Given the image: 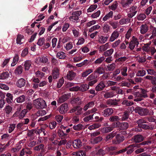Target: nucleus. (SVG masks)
Here are the masks:
<instances>
[{"instance_id": "obj_38", "label": "nucleus", "mask_w": 156, "mask_h": 156, "mask_svg": "<svg viewBox=\"0 0 156 156\" xmlns=\"http://www.w3.org/2000/svg\"><path fill=\"white\" fill-rule=\"evenodd\" d=\"M102 140V137L101 136H99L91 140V142L94 144H96L101 141Z\"/></svg>"}, {"instance_id": "obj_26", "label": "nucleus", "mask_w": 156, "mask_h": 156, "mask_svg": "<svg viewBox=\"0 0 156 156\" xmlns=\"http://www.w3.org/2000/svg\"><path fill=\"white\" fill-rule=\"evenodd\" d=\"M130 20L129 18H122L119 20V23L120 25L126 24L130 23Z\"/></svg>"}, {"instance_id": "obj_37", "label": "nucleus", "mask_w": 156, "mask_h": 156, "mask_svg": "<svg viewBox=\"0 0 156 156\" xmlns=\"http://www.w3.org/2000/svg\"><path fill=\"white\" fill-rule=\"evenodd\" d=\"M95 73H97L99 74H102L105 73V70L103 67H99L97 68L94 71Z\"/></svg>"}, {"instance_id": "obj_44", "label": "nucleus", "mask_w": 156, "mask_h": 156, "mask_svg": "<svg viewBox=\"0 0 156 156\" xmlns=\"http://www.w3.org/2000/svg\"><path fill=\"white\" fill-rule=\"evenodd\" d=\"M127 67L123 66L122 67L121 69L122 75L124 76H127Z\"/></svg>"}, {"instance_id": "obj_57", "label": "nucleus", "mask_w": 156, "mask_h": 156, "mask_svg": "<svg viewBox=\"0 0 156 156\" xmlns=\"http://www.w3.org/2000/svg\"><path fill=\"white\" fill-rule=\"evenodd\" d=\"M149 44H147L144 46L143 47V50L146 52H148L150 51L151 47L149 45Z\"/></svg>"}, {"instance_id": "obj_36", "label": "nucleus", "mask_w": 156, "mask_h": 156, "mask_svg": "<svg viewBox=\"0 0 156 156\" xmlns=\"http://www.w3.org/2000/svg\"><path fill=\"white\" fill-rule=\"evenodd\" d=\"M16 127V124L14 123H11L9 125L8 128V131L9 133H11Z\"/></svg>"}, {"instance_id": "obj_56", "label": "nucleus", "mask_w": 156, "mask_h": 156, "mask_svg": "<svg viewBox=\"0 0 156 156\" xmlns=\"http://www.w3.org/2000/svg\"><path fill=\"white\" fill-rule=\"evenodd\" d=\"M119 120V118L118 116H113L110 117L109 120L111 122L117 121Z\"/></svg>"}, {"instance_id": "obj_60", "label": "nucleus", "mask_w": 156, "mask_h": 156, "mask_svg": "<svg viewBox=\"0 0 156 156\" xmlns=\"http://www.w3.org/2000/svg\"><path fill=\"white\" fill-rule=\"evenodd\" d=\"M120 43V39H118L112 44V47L113 48H115L117 47Z\"/></svg>"}, {"instance_id": "obj_30", "label": "nucleus", "mask_w": 156, "mask_h": 156, "mask_svg": "<svg viewBox=\"0 0 156 156\" xmlns=\"http://www.w3.org/2000/svg\"><path fill=\"white\" fill-rule=\"evenodd\" d=\"M56 57L60 59H64L66 57V54L63 51L58 52L56 55Z\"/></svg>"}, {"instance_id": "obj_61", "label": "nucleus", "mask_w": 156, "mask_h": 156, "mask_svg": "<svg viewBox=\"0 0 156 156\" xmlns=\"http://www.w3.org/2000/svg\"><path fill=\"white\" fill-rule=\"evenodd\" d=\"M44 146L43 144H41L34 147V150L35 151H39L41 149H43L44 148Z\"/></svg>"}, {"instance_id": "obj_64", "label": "nucleus", "mask_w": 156, "mask_h": 156, "mask_svg": "<svg viewBox=\"0 0 156 156\" xmlns=\"http://www.w3.org/2000/svg\"><path fill=\"white\" fill-rule=\"evenodd\" d=\"M147 91L144 89H142L141 94L143 98H145L148 97V96L147 94Z\"/></svg>"}, {"instance_id": "obj_42", "label": "nucleus", "mask_w": 156, "mask_h": 156, "mask_svg": "<svg viewBox=\"0 0 156 156\" xmlns=\"http://www.w3.org/2000/svg\"><path fill=\"white\" fill-rule=\"evenodd\" d=\"M31 62L30 60H27L25 62L24 66L25 70H28L31 66Z\"/></svg>"}, {"instance_id": "obj_8", "label": "nucleus", "mask_w": 156, "mask_h": 156, "mask_svg": "<svg viewBox=\"0 0 156 156\" xmlns=\"http://www.w3.org/2000/svg\"><path fill=\"white\" fill-rule=\"evenodd\" d=\"M119 32L117 30H115L112 34L109 41L111 42L113 41L119 37Z\"/></svg>"}, {"instance_id": "obj_15", "label": "nucleus", "mask_w": 156, "mask_h": 156, "mask_svg": "<svg viewBox=\"0 0 156 156\" xmlns=\"http://www.w3.org/2000/svg\"><path fill=\"white\" fill-rule=\"evenodd\" d=\"M73 146L74 148H80L82 146L81 141L79 139L75 140L73 142Z\"/></svg>"}, {"instance_id": "obj_58", "label": "nucleus", "mask_w": 156, "mask_h": 156, "mask_svg": "<svg viewBox=\"0 0 156 156\" xmlns=\"http://www.w3.org/2000/svg\"><path fill=\"white\" fill-rule=\"evenodd\" d=\"M83 108L80 106H76V114L77 115H80L82 113Z\"/></svg>"}, {"instance_id": "obj_45", "label": "nucleus", "mask_w": 156, "mask_h": 156, "mask_svg": "<svg viewBox=\"0 0 156 156\" xmlns=\"http://www.w3.org/2000/svg\"><path fill=\"white\" fill-rule=\"evenodd\" d=\"M115 64L114 63H112L111 64H109L107 66V70L108 71H112L115 68Z\"/></svg>"}, {"instance_id": "obj_54", "label": "nucleus", "mask_w": 156, "mask_h": 156, "mask_svg": "<svg viewBox=\"0 0 156 156\" xmlns=\"http://www.w3.org/2000/svg\"><path fill=\"white\" fill-rule=\"evenodd\" d=\"M83 127V126L82 124H79L76 125L74 126L73 128L74 129L76 130L79 131L81 130Z\"/></svg>"}, {"instance_id": "obj_13", "label": "nucleus", "mask_w": 156, "mask_h": 156, "mask_svg": "<svg viewBox=\"0 0 156 156\" xmlns=\"http://www.w3.org/2000/svg\"><path fill=\"white\" fill-rule=\"evenodd\" d=\"M140 33L142 34L146 33L148 30V27L146 24H142L140 27Z\"/></svg>"}, {"instance_id": "obj_18", "label": "nucleus", "mask_w": 156, "mask_h": 156, "mask_svg": "<svg viewBox=\"0 0 156 156\" xmlns=\"http://www.w3.org/2000/svg\"><path fill=\"white\" fill-rule=\"evenodd\" d=\"M76 73L73 71H69L66 75L67 79L69 80H73L76 76Z\"/></svg>"}, {"instance_id": "obj_10", "label": "nucleus", "mask_w": 156, "mask_h": 156, "mask_svg": "<svg viewBox=\"0 0 156 156\" xmlns=\"http://www.w3.org/2000/svg\"><path fill=\"white\" fill-rule=\"evenodd\" d=\"M133 0H122L121 2V4L123 8H127L131 4Z\"/></svg>"}, {"instance_id": "obj_29", "label": "nucleus", "mask_w": 156, "mask_h": 156, "mask_svg": "<svg viewBox=\"0 0 156 156\" xmlns=\"http://www.w3.org/2000/svg\"><path fill=\"white\" fill-rule=\"evenodd\" d=\"M68 98V95L64 94L59 98L58 101L59 103H62L66 101Z\"/></svg>"}, {"instance_id": "obj_5", "label": "nucleus", "mask_w": 156, "mask_h": 156, "mask_svg": "<svg viewBox=\"0 0 156 156\" xmlns=\"http://www.w3.org/2000/svg\"><path fill=\"white\" fill-rule=\"evenodd\" d=\"M115 125H116L115 127H119L121 129H126L129 127V124L128 123L123 122L120 123L119 122H117L116 123H113Z\"/></svg>"}, {"instance_id": "obj_22", "label": "nucleus", "mask_w": 156, "mask_h": 156, "mask_svg": "<svg viewBox=\"0 0 156 156\" xmlns=\"http://www.w3.org/2000/svg\"><path fill=\"white\" fill-rule=\"evenodd\" d=\"M53 77L54 79H57L59 77V69L57 68H55L53 70Z\"/></svg>"}, {"instance_id": "obj_43", "label": "nucleus", "mask_w": 156, "mask_h": 156, "mask_svg": "<svg viewBox=\"0 0 156 156\" xmlns=\"http://www.w3.org/2000/svg\"><path fill=\"white\" fill-rule=\"evenodd\" d=\"M93 72V69H88L82 73V76L83 77H85L89 74L92 73Z\"/></svg>"}, {"instance_id": "obj_9", "label": "nucleus", "mask_w": 156, "mask_h": 156, "mask_svg": "<svg viewBox=\"0 0 156 156\" xmlns=\"http://www.w3.org/2000/svg\"><path fill=\"white\" fill-rule=\"evenodd\" d=\"M113 113V111L112 108H108L105 109L102 112V115L104 117H107L111 115Z\"/></svg>"}, {"instance_id": "obj_32", "label": "nucleus", "mask_w": 156, "mask_h": 156, "mask_svg": "<svg viewBox=\"0 0 156 156\" xmlns=\"http://www.w3.org/2000/svg\"><path fill=\"white\" fill-rule=\"evenodd\" d=\"M101 125L100 123H95L89 126L88 127V129L90 130H92L93 129H96L98 128L101 127Z\"/></svg>"}, {"instance_id": "obj_7", "label": "nucleus", "mask_w": 156, "mask_h": 156, "mask_svg": "<svg viewBox=\"0 0 156 156\" xmlns=\"http://www.w3.org/2000/svg\"><path fill=\"white\" fill-rule=\"evenodd\" d=\"M68 109V105L64 103L61 105L59 109V112L62 114H64L66 113Z\"/></svg>"}, {"instance_id": "obj_19", "label": "nucleus", "mask_w": 156, "mask_h": 156, "mask_svg": "<svg viewBox=\"0 0 156 156\" xmlns=\"http://www.w3.org/2000/svg\"><path fill=\"white\" fill-rule=\"evenodd\" d=\"M105 87V85L104 82L101 81L95 87V89L97 91H101Z\"/></svg>"}, {"instance_id": "obj_11", "label": "nucleus", "mask_w": 156, "mask_h": 156, "mask_svg": "<svg viewBox=\"0 0 156 156\" xmlns=\"http://www.w3.org/2000/svg\"><path fill=\"white\" fill-rule=\"evenodd\" d=\"M102 94H104V97L105 98H108L113 97L115 95V92L113 91L107 92L103 91L102 92Z\"/></svg>"}, {"instance_id": "obj_28", "label": "nucleus", "mask_w": 156, "mask_h": 156, "mask_svg": "<svg viewBox=\"0 0 156 156\" xmlns=\"http://www.w3.org/2000/svg\"><path fill=\"white\" fill-rule=\"evenodd\" d=\"M109 47V45L108 43L100 46L99 48V50L101 52L106 51Z\"/></svg>"}, {"instance_id": "obj_4", "label": "nucleus", "mask_w": 156, "mask_h": 156, "mask_svg": "<svg viewBox=\"0 0 156 156\" xmlns=\"http://www.w3.org/2000/svg\"><path fill=\"white\" fill-rule=\"evenodd\" d=\"M136 112L138 113L141 115H146L149 114L148 110L146 109L143 108H137L136 109ZM154 112H152L151 113H149L151 115H153Z\"/></svg>"}, {"instance_id": "obj_40", "label": "nucleus", "mask_w": 156, "mask_h": 156, "mask_svg": "<svg viewBox=\"0 0 156 156\" xmlns=\"http://www.w3.org/2000/svg\"><path fill=\"white\" fill-rule=\"evenodd\" d=\"M113 51V49L112 48H111L104 52L103 55L105 57L110 56L112 54Z\"/></svg>"}, {"instance_id": "obj_20", "label": "nucleus", "mask_w": 156, "mask_h": 156, "mask_svg": "<svg viewBox=\"0 0 156 156\" xmlns=\"http://www.w3.org/2000/svg\"><path fill=\"white\" fill-rule=\"evenodd\" d=\"M114 127L112 126H109L103 127L101 129V132L103 133H106L110 132L113 130Z\"/></svg>"}, {"instance_id": "obj_62", "label": "nucleus", "mask_w": 156, "mask_h": 156, "mask_svg": "<svg viewBox=\"0 0 156 156\" xmlns=\"http://www.w3.org/2000/svg\"><path fill=\"white\" fill-rule=\"evenodd\" d=\"M100 26L98 25H94L91 27L89 29V31L90 32H91L93 31L94 30L98 29L100 28Z\"/></svg>"}, {"instance_id": "obj_49", "label": "nucleus", "mask_w": 156, "mask_h": 156, "mask_svg": "<svg viewBox=\"0 0 156 156\" xmlns=\"http://www.w3.org/2000/svg\"><path fill=\"white\" fill-rule=\"evenodd\" d=\"M98 6L96 4L91 5L87 9V12H91L95 9Z\"/></svg>"}, {"instance_id": "obj_41", "label": "nucleus", "mask_w": 156, "mask_h": 156, "mask_svg": "<svg viewBox=\"0 0 156 156\" xmlns=\"http://www.w3.org/2000/svg\"><path fill=\"white\" fill-rule=\"evenodd\" d=\"M4 110L6 114L8 115L11 112L12 110V108L11 106L8 105L5 106Z\"/></svg>"}, {"instance_id": "obj_6", "label": "nucleus", "mask_w": 156, "mask_h": 156, "mask_svg": "<svg viewBox=\"0 0 156 156\" xmlns=\"http://www.w3.org/2000/svg\"><path fill=\"white\" fill-rule=\"evenodd\" d=\"M125 139L124 136H120L119 134H117L115 136V140H112V143L114 144H118L122 142Z\"/></svg>"}, {"instance_id": "obj_21", "label": "nucleus", "mask_w": 156, "mask_h": 156, "mask_svg": "<svg viewBox=\"0 0 156 156\" xmlns=\"http://www.w3.org/2000/svg\"><path fill=\"white\" fill-rule=\"evenodd\" d=\"M108 38V36L105 37L102 35L98 36V41L101 44H104L105 43L107 40Z\"/></svg>"}, {"instance_id": "obj_39", "label": "nucleus", "mask_w": 156, "mask_h": 156, "mask_svg": "<svg viewBox=\"0 0 156 156\" xmlns=\"http://www.w3.org/2000/svg\"><path fill=\"white\" fill-rule=\"evenodd\" d=\"M23 71V67L21 66H20L15 69V73L16 75H19L22 73Z\"/></svg>"}, {"instance_id": "obj_3", "label": "nucleus", "mask_w": 156, "mask_h": 156, "mask_svg": "<svg viewBox=\"0 0 156 156\" xmlns=\"http://www.w3.org/2000/svg\"><path fill=\"white\" fill-rule=\"evenodd\" d=\"M138 11L137 6L133 5L129 8V12L127 14V16L129 18H132L137 13Z\"/></svg>"}, {"instance_id": "obj_24", "label": "nucleus", "mask_w": 156, "mask_h": 156, "mask_svg": "<svg viewBox=\"0 0 156 156\" xmlns=\"http://www.w3.org/2000/svg\"><path fill=\"white\" fill-rule=\"evenodd\" d=\"M95 101H92L87 103L83 107L84 111H86L88 108L93 107L94 105Z\"/></svg>"}, {"instance_id": "obj_50", "label": "nucleus", "mask_w": 156, "mask_h": 156, "mask_svg": "<svg viewBox=\"0 0 156 156\" xmlns=\"http://www.w3.org/2000/svg\"><path fill=\"white\" fill-rule=\"evenodd\" d=\"M133 102L129 101L128 100H125L123 101L122 104L126 106H130L133 104Z\"/></svg>"}, {"instance_id": "obj_46", "label": "nucleus", "mask_w": 156, "mask_h": 156, "mask_svg": "<svg viewBox=\"0 0 156 156\" xmlns=\"http://www.w3.org/2000/svg\"><path fill=\"white\" fill-rule=\"evenodd\" d=\"M19 58L18 55L16 54L13 58V62L11 64L12 66H14L16 64L19 60Z\"/></svg>"}, {"instance_id": "obj_63", "label": "nucleus", "mask_w": 156, "mask_h": 156, "mask_svg": "<svg viewBox=\"0 0 156 156\" xmlns=\"http://www.w3.org/2000/svg\"><path fill=\"white\" fill-rule=\"evenodd\" d=\"M151 34L153 35H154L156 37V27L153 26H151L150 27Z\"/></svg>"}, {"instance_id": "obj_59", "label": "nucleus", "mask_w": 156, "mask_h": 156, "mask_svg": "<svg viewBox=\"0 0 156 156\" xmlns=\"http://www.w3.org/2000/svg\"><path fill=\"white\" fill-rule=\"evenodd\" d=\"M27 112V109H24L23 110L19 115V118L20 119H22L25 116Z\"/></svg>"}, {"instance_id": "obj_55", "label": "nucleus", "mask_w": 156, "mask_h": 156, "mask_svg": "<svg viewBox=\"0 0 156 156\" xmlns=\"http://www.w3.org/2000/svg\"><path fill=\"white\" fill-rule=\"evenodd\" d=\"M102 27L103 30L104 32L107 33L110 30V27L107 24H104Z\"/></svg>"}, {"instance_id": "obj_23", "label": "nucleus", "mask_w": 156, "mask_h": 156, "mask_svg": "<svg viewBox=\"0 0 156 156\" xmlns=\"http://www.w3.org/2000/svg\"><path fill=\"white\" fill-rule=\"evenodd\" d=\"M24 37L23 35L19 34L17 35L16 38V42L18 44H21L23 42Z\"/></svg>"}, {"instance_id": "obj_48", "label": "nucleus", "mask_w": 156, "mask_h": 156, "mask_svg": "<svg viewBox=\"0 0 156 156\" xmlns=\"http://www.w3.org/2000/svg\"><path fill=\"white\" fill-rule=\"evenodd\" d=\"M9 76V74L8 72H3L0 74V79L4 80L7 78Z\"/></svg>"}, {"instance_id": "obj_2", "label": "nucleus", "mask_w": 156, "mask_h": 156, "mask_svg": "<svg viewBox=\"0 0 156 156\" xmlns=\"http://www.w3.org/2000/svg\"><path fill=\"white\" fill-rule=\"evenodd\" d=\"M82 13V11L81 10L73 12L72 14V16L69 17V20L73 22H78L79 16Z\"/></svg>"}, {"instance_id": "obj_16", "label": "nucleus", "mask_w": 156, "mask_h": 156, "mask_svg": "<svg viewBox=\"0 0 156 156\" xmlns=\"http://www.w3.org/2000/svg\"><path fill=\"white\" fill-rule=\"evenodd\" d=\"M16 84L18 87L21 88L25 86L26 80L23 78H21L17 80Z\"/></svg>"}, {"instance_id": "obj_53", "label": "nucleus", "mask_w": 156, "mask_h": 156, "mask_svg": "<svg viewBox=\"0 0 156 156\" xmlns=\"http://www.w3.org/2000/svg\"><path fill=\"white\" fill-rule=\"evenodd\" d=\"M146 73L145 70H139L136 76H143L146 74Z\"/></svg>"}, {"instance_id": "obj_35", "label": "nucleus", "mask_w": 156, "mask_h": 156, "mask_svg": "<svg viewBox=\"0 0 156 156\" xmlns=\"http://www.w3.org/2000/svg\"><path fill=\"white\" fill-rule=\"evenodd\" d=\"M89 88V85L87 84H83L80 87V90L84 92L88 90Z\"/></svg>"}, {"instance_id": "obj_34", "label": "nucleus", "mask_w": 156, "mask_h": 156, "mask_svg": "<svg viewBox=\"0 0 156 156\" xmlns=\"http://www.w3.org/2000/svg\"><path fill=\"white\" fill-rule=\"evenodd\" d=\"M25 98L26 97L24 95H22L20 97H17L15 100L17 103H22L25 101Z\"/></svg>"}, {"instance_id": "obj_12", "label": "nucleus", "mask_w": 156, "mask_h": 156, "mask_svg": "<svg viewBox=\"0 0 156 156\" xmlns=\"http://www.w3.org/2000/svg\"><path fill=\"white\" fill-rule=\"evenodd\" d=\"M119 101V100L116 99H109L106 101V104L109 106H116L118 105L117 102Z\"/></svg>"}, {"instance_id": "obj_33", "label": "nucleus", "mask_w": 156, "mask_h": 156, "mask_svg": "<svg viewBox=\"0 0 156 156\" xmlns=\"http://www.w3.org/2000/svg\"><path fill=\"white\" fill-rule=\"evenodd\" d=\"M146 17L145 14L144 13H140L138 14L136 16V19L139 21H143Z\"/></svg>"}, {"instance_id": "obj_27", "label": "nucleus", "mask_w": 156, "mask_h": 156, "mask_svg": "<svg viewBox=\"0 0 156 156\" xmlns=\"http://www.w3.org/2000/svg\"><path fill=\"white\" fill-rule=\"evenodd\" d=\"M6 96L7 98L6 99L7 102L9 104H11L13 101V96L12 94L10 93H7L6 94Z\"/></svg>"}, {"instance_id": "obj_47", "label": "nucleus", "mask_w": 156, "mask_h": 156, "mask_svg": "<svg viewBox=\"0 0 156 156\" xmlns=\"http://www.w3.org/2000/svg\"><path fill=\"white\" fill-rule=\"evenodd\" d=\"M98 76L95 75V73H94L89 75L87 78V80L88 81L92 80H94L96 79Z\"/></svg>"}, {"instance_id": "obj_17", "label": "nucleus", "mask_w": 156, "mask_h": 156, "mask_svg": "<svg viewBox=\"0 0 156 156\" xmlns=\"http://www.w3.org/2000/svg\"><path fill=\"white\" fill-rule=\"evenodd\" d=\"M134 142L136 143H140L143 141L144 139V137L141 135H137L135 136L133 138Z\"/></svg>"}, {"instance_id": "obj_25", "label": "nucleus", "mask_w": 156, "mask_h": 156, "mask_svg": "<svg viewBox=\"0 0 156 156\" xmlns=\"http://www.w3.org/2000/svg\"><path fill=\"white\" fill-rule=\"evenodd\" d=\"M116 133H111L107 135L105 138V140L106 141H108L110 140H112L116 135Z\"/></svg>"}, {"instance_id": "obj_14", "label": "nucleus", "mask_w": 156, "mask_h": 156, "mask_svg": "<svg viewBox=\"0 0 156 156\" xmlns=\"http://www.w3.org/2000/svg\"><path fill=\"white\" fill-rule=\"evenodd\" d=\"M134 101L138 102L141 101L143 100L141 93L139 92H136L134 94Z\"/></svg>"}, {"instance_id": "obj_1", "label": "nucleus", "mask_w": 156, "mask_h": 156, "mask_svg": "<svg viewBox=\"0 0 156 156\" xmlns=\"http://www.w3.org/2000/svg\"><path fill=\"white\" fill-rule=\"evenodd\" d=\"M33 104L37 109H42L47 106L45 101L41 98H38L33 101Z\"/></svg>"}, {"instance_id": "obj_51", "label": "nucleus", "mask_w": 156, "mask_h": 156, "mask_svg": "<svg viewBox=\"0 0 156 156\" xmlns=\"http://www.w3.org/2000/svg\"><path fill=\"white\" fill-rule=\"evenodd\" d=\"M46 114V111L44 110H41L37 111V115L38 116H42Z\"/></svg>"}, {"instance_id": "obj_31", "label": "nucleus", "mask_w": 156, "mask_h": 156, "mask_svg": "<svg viewBox=\"0 0 156 156\" xmlns=\"http://www.w3.org/2000/svg\"><path fill=\"white\" fill-rule=\"evenodd\" d=\"M113 16V12L112 11H110L103 18V21H106L110 18H112Z\"/></svg>"}, {"instance_id": "obj_52", "label": "nucleus", "mask_w": 156, "mask_h": 156, "mask_svg": "<svg viewBox=\"0 0 156 156\" xmlns=\"http://www.w3.org/2000/svg\"><path fill=\"white\" fill-rule=\"evenodd\" d=\"M105 59V57L104 56H102L97 59L94 62V63L95 64H100L102 62L104 61Z\"/></svg>"}]
</instances>
